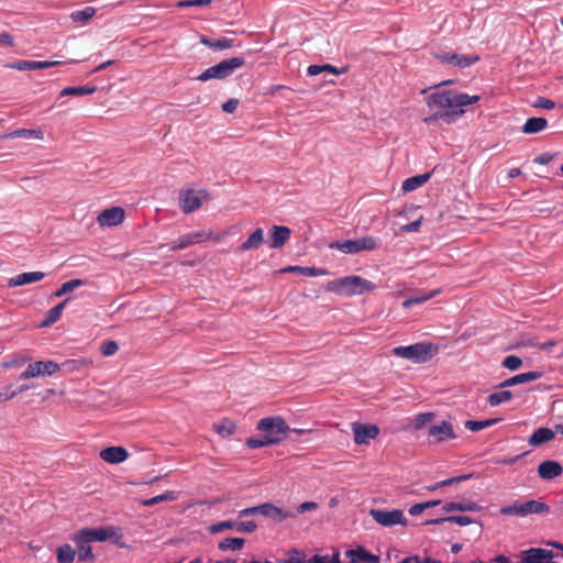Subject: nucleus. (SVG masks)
Masks as SVG:
<instances>
[{"mask_svg":"<svg viewBox=\"0 0 563 563\" xmlns=\"http://www.w3.org/2000/svg\"><path fill=\"white\" fill-rule=\"evenodd\" d=\"M481 100L478 95H467L455 90L435 91L427 98V106L439 109L438 112L424 119L426 123L444 120L448 123L455 121L465 113V107Z\"/></svg>","mask_w":563,"mask_h":563,"instance_id":"nucleus-1","label":"nucleus"},{"mask_svg":"<svg viewBox=\"0 0 563 563\" xmlns=\"http://www.w3.org/2000/svg\"><path fill=\"white\" fill-rule=\"evenodd\" d=\"M329 289L343 296H353L372 291L375 285L361 276L353 275L330 282Z\"/></svg>","mask_w":563,"mask_h":563,"instance_id":"nucleus-2","label":"nucleus"},{"mask_svg":"<svg viewBox=\"0 0 563 563\" xmlns=\"http://www.w3.org/2000/svg\"><path fill=\"white\" fill-rule=\"evenodd\" d=\"M439 351L434 343L419 342L408 346H396L393 350L394 355L406 358L412 363H426L431 360Z\"/></svg>","mask_w":563,"mask_h":563,"instance_id":"nucleus-3","label":"nucleus"},{"mask_svg":"<svg viewBox=\"0 0 563 563\" xmlns=\"http://www.w3.org/2000/svg\"><path fill=\"white\" fill-rule=\"evenodd\" d=\"M244 64L245 58L242 56L227 58L207 68L197 77V79L200 81H208L210 79H225L230 77L238 68H241Z\"/></svg>","mask_w":563,"mask_h":563,"instance_id":"nucleus-4","label":"nucleus"},{"mask_svg":"<svg viewBox=\"0 0 563 563\" xmlns=\"http://www.w3.org/2000/svg\"><path fill=\"white\" fill-rule=\"evenodd\" d=\"M380 245V239L366 235L355 240L334 241L329 244L331 250H338L343 254H356L363 251H374Z\"/></svg>","mask_w":563,"mask_h":563,"instance_id":"nucleus-5","label":"nucleus"},{"mask_svg":"<svg viewBox=\"0 0 563 563\" xmlns=\"http://www.w3.org/2000/svg\"><path fill=\"white\" fill-rule=\"evenodd\" d=\"M549 511V506L545 503L538 500H527L525 503L515 501L509 506L500 508L499 512L504 516L526 517L529 515H539Z\"/></svg>","mask_w":563,"mask_h":563,"instance_id":"nucleus-6","label":"nucleus"},{"mask_svg":"<svg viewBox=\"0 0 563 563\" xmlns=\"http://www.w3.org/2000/svg\"><path fill=\"white\" fill-rule=\"evenodd\" d=\"M257 429L263 432L267 439H276L275 444L280 443L285 438L289 427L282 417H267L260 420Z\"/></svg>","mask_w":563,"mask_h":563,"instance_id":"nucleus-7","label":"nucleus"},{"mask_svg":"<svg viewBox=\"0 0 563 563\" xmlns=\"http://www.w3.org/2000/svg\"><path fill=\"white\" fill-rule=\"evenodd\" d=\"M210 196L206 190L186 189L179 192V207L184 213L188 214L200 208L203 201L209 200Z\"/></svg>","mask_w":563,"mask_h":563,"instance_id":"nucleus-8","label":"nucleus"},{"mask_svg":"<svg viewBox=\"0 0 563 563\" xmlns=\"http://www.w3.org/2000/svg\"><path fill=\"white\" fill-rule=\"evenodd\" d=\"M371 517L383 527H393L396 525L407 526L408 520L405 518L402 510L393 509H371Z\"/></svg>","mask_w":563,"mask_h":563,"instance_id":"nucleus-9","label":"nucleus"},{"mask_svg":"<svg viewBox=\"0 0 563 563\" xmlns=\"http://www.w3.org/2000/svg\"><path fill=\"white\" fill-rule=\"evenodd\" d=\"M59 369V365L54 361H37L29 364L22 372L19 379H30L37 376H52Z\"/></svg>","mask_w":563,"mask_h":563,"instance_id":"nucleus-10","label":"nucleus"},{"mask_svg":"<svg viewBox=\"0 0 563 563\" xmlns=\"http://www.w3.org/2000/svg\"><path fill=\"white\" fill-rule=\"evenodd\" d=\"M455 438L456 434L452 423L445 420H442L440 423L432 424L428 430V440L433 444L442 443Z\"/></svg>","mask_w":563,"mask_h":563,"instance_id":"nucleus-11","label":"nucleus"},{"mask_svg":"<svg viewBox=\"0 0 563 563\" xmlns=\"http://www.w3.org/2000/svg\"><path fill=\"white\" fill-rule=\"evenodd\" d=\"M71 540L76 544L79 561H93L95 560V555L92 553V549L90 545L91 541L86 531H84L82 529L79 530L71 537Z\"/></svg>","mask_w":563,"mask_h":563,"instance_id":"nucleus-12","label":"nucleus"},{"mask_svg":"<svg viewBox=\"0 0 563 563\" xmlns=\"http://www.w3.org/2000/svg\"><path fill=\"white\" fill-rule=\"evenodd\" d=\"M352 431L356 444H367L379 434V428L369 423L355 422L352 424Z\"/></svg>","mask_w":563,"mask_h":563,"instance_id":"nucleus-13","label":"nucleus"},{"mask_svg":"<svg viewBox=\"0 0 563 563\" xmlns=\"http://www.w3.org/2000/svg\"><path fill=\"white\" fill-rule=\"evenodd\" d=\"M437 58L441 63L457 66L460 68H466L479 60L478 55H459L456 53H442L437 55Z\"/></svg>","mask_w":563,"mask_h":563,"instance_id":"nucleus-14","label":"nucleus"},{"mask_svg":"<svg viewBox=\"0 0 563 563\" xmlns=\"http://www.w3.org/2000/svg\"><path fill=\"white\" fill-rule=\"evenodd\" d=\"M260 515L269 518L275 522H283L287 518H294L296 516L292 511L279 508L272 503L261 504Z\"/></svg>","mask_w":563,"mask_h":563,"instance_id":"nucleus-15","label":"nucleus"},{"mask_svg":"<svg viewBox=\"0 0 563 563\" xmlns=\"http://www.w3.org/2000/svg\"><path fill=\"white\" fill-rule=\"evenodd\" d=\"M125 217L121 207H111L103 210L97 218L101 227H115L123 222Z\"/></svg>","mask_w":563,"mask_h":563,"instance_id":"nucleus-16","label":"nucleus"},{"mask_svg":"<svg viewBox=\"0 0 563 563\" xmlns=\"http://www.w3.org/2000/svg\"><path fill=\"white\" fill-rule=\"evenodd\" d=\"M62 62L59 60H44V62H37V60H16L11 64H8L9 68L16 69V70H38V69H45L53 66L60 65Z\"/></svg>","mask_w":563,"mask_h":563,"instance_id":"nucleus-17","label":"nucleus"},{"mask_svg":"<svg viewBox=\"0 0 563 563\" xmlns=\"http://www.w3.org/2000/svg\"><path fill=\"white\" fill-rule=\"evenodd\" d=\"M563 474V466L558 461L547 460L539 464L538 475L544 481H551Z\"/></svg>","mask_w":563,"mask_h":563,"instance_id":"nucleus-18","label":"nucleus"},{"mask_svg":"<svg viewBox=\"0 0 563 563\" xmlns=\"http://www.w3.org/2000/svg\"><path fill=\"white\" fill-rule=\"evenodd\" d=\"M100 457L107 463L119 464L129 457V453L123 446H109L100 451Z\"/></svg>","mask_w":563,"mask_h":563,"instance_id":"nucleus-19","label":"nucleus"},{"mask_svg":"<svg viewBox=\"0 0 563 563\" xmlns=\"http://www.w3.org/2000/svg\"><path fill=\"white\" fill-rule=\"evenodd\" d=\"M290 234L291 231L288 227L273 225L272 232L269 234V247H282L290 239Z\"/></svg>","mask_w":563,"mask_h":563,"instance_id":"nucleus-20","label":"nucleus"},{"mask_svg":"<svg viewBox=\"0 0 563 563\" xmlns=\"http://www.w3.org/2000/svg\"><path fill=\"white\" fill-rule=\"evenodd\" d=\"M543 376V373L542 372H539V371H531V372H527V373H520V374H517L510 378H507L505 379L504 382H501L498 387L499 388H506V387H511V386H515V385H520V384H525V383H529V382H532V380H537L539 378H541Z\"/></svg>","mask_w":563,"mask_h":563,"instance_id":"nucleus-21","label":"nucleus"},{"mask_svg":"<svg viewBox=\"0 0 563 563\" xmlns=\"http://www.w3.org/2000/svg\"><path fill=\"white\" fill-rule=\"evenodd\" d=\"M350 563H379V558L372 554L366 549L358 547L346 551Z\"/></svg>","mask_w":563,"mask_h":563,"instance_id":"nucleus-22","label":"nucleus"},{"mask_svg":"<svg viewBox=\"0 0 563 563\" xmlns=\"http://www.w3.org/2000/svg\"><path fill=\"white\" fill-rule=\"evenodd\" d=\"M44 277H45V274L42 272L21 273L14 277H11L8 280V287L13 288V287H19V286L36 283V282L42 280Z\"/></svg>","mask_w":563,"mask_h":563,"instance_id":"nucleus-23","label":"nucleus"},{"mask_svg":"<svg viewBox=\"0 0 563 563\" xmlns=\"http://www.w3.org/2000/svg\"><path fill=\"white\" fill-rule=\"evenodd\" d=\"M555 437V431L545 427L538 428L528 439L531 446H539L543 443L550 442Z\"/></svg>","mask_w":563,"mask_h":563,"instance_id":"nucleus-24","label":"nucleus"},{"mask_svg":"<svg viewBox=\"0 0 563 563\" xmlns=\"http://www.w3.org/2000/svg\"><path fill=\"white\" fill-rule=\"evenodd\" d=\"M88 533L90 541L103 542L109 538L113 537L117 533V528L109 527H100L96 529H82Z\"/></svg>","mask_w":563,"mask_h":563,"instance_id":"nucleus-25","label":"nucleus"},{"mask_svg":"<svg viewBox=\"0 0 563 563\" xmlns=\"http://www.w3.org/2000/svg\"><path fill=\"white\" fill-rule=\"evenodd\" d=\"M431 177L430 173H424L409 177L402 181L401 189L404 192H411L423 186Z\"/></svg>","mask_w":563,"mask_h":563,"instance_id":"nucleus-26","label":"nucleus"},{"mask_svg":"<svg viewBox=\"0 0 563 563\" xmlns=\"http://www.w3.org/2000/svg\"><path fill=\"white\" fill-rule=\"evenodd\" d=\"M283 273H298L308 277L324 276L328 274L327 269L320 267H308V266H287L282 269Z\"/></svg>","mask_w":563,"mask_h":563,"instance_id":"nucleus-27","label":"nucleus"},{"mask_svg":"<svg viewBox=\"0 0 563 563\" xmlns=\"http://www.w3.org/2000/svg\"><path fill=\"white\" fill-rule=\"evenodd\" d=\"M482 507L475 501H450L443 506L445 512L479 511Z\"/></svg>","mask_w":563,"mask_h":563,"instance_id":"nucleus-28","label":"nucleus"},{"mask_svg":"<svg viewBox=\"0 0 563 563\" xmlns=\"http://www.w3.org/2000/svg\"><path fill=\"white\" fill-rule=\"evenodd\" d=\"M200 43L213 51H224L233 47L234 41L228 37H221L218 40H211L207 36H201Z\"/></svg>","mask_w":563,"mask_h":563,"instance_id":"nucleus-29","label":"nucleus"},{"mask_svg":"<svg viewBox=\"0 0 563 563\" xmlns=\"http://www.w3.org/2000/svg\"><path fill=\"white\" fill-rule=\"evenodd\" d=\"M69 300H70V298L68 297V298L64 299L62 302L52 307L46 312L45 319L42 321V327H49V325L54 324L57 320H59L62 312Z\"/></svg>","mask_w":563,"mask_h":563,"instance_id":"nucleus-30","label":"nucleus"},{"mask_svg":"<svg viewBox=\"0 0 563 563\" xmlns=\"http://www.w3.org/2000/svg\"><path fill=\"white\" fill-rule=\"evenodd\" d=\"M264 241V231L263 229H256L241 245V251H250L255 250L261 246Z\"/></svg>","mask_w":563,"mask_h":563,"instance_id":"nucleus-31","label":"nucleus"},{"mask_svg":"<svg viewBox=\"0 0 563 563\" xmlns=\"http://www.w3.org/2000/svg\"><path fill=\"white\" fill-rule=\"evenodd\" d=\"M548 125V121L544 118H529L522 126V132L526 134H534L543 131Z\"/></svg>","mask_w":563,"mask_h":563,"instance_id":"nucleus-32","label":"nucleus"},{"mask_svg":"<svg viewBox=\"0 0 563 563\" xmlns=\"http://www.w3.org/2000/svg\"><path fill=\"white\" fill-rule=\"evenodd\" d=\"M96 91H97V86H95V85L65 87L60 91L59 96L60 97H65V96L78 97V96H85V95H92Z\"/></svg>","mask_w":563,"mask_h":563,"instance_id":"nucleus-33","label":"nucleus"},{"mask_svg":"<svg viewBox=\"0 0 563 563\" xmlns=\"http://www.w3.org/2000/svg\"><path fill=\"white\" fill-rule=\"evenodd\" d=\"M177 498H178V493H176L174 490H166L163 494H159L152 498L143 499L140 503H141V505H143L145 507H151V506H154V505H156L158 503H163V501H174Z\"/></svg>","mask_w":563,"mask_h":563,"instance_id":"nucleus-34","label":"nucleus"},{"mask_svg":"<svg viewBox=\"0 0 563 563\" xmlns=\"http://www.w3.org/2000/svg\"><path fill=\"white\" fill-rule=\"evenodd\" d=\"M76 551L68 543L59 545L56 550V559L58 563H73Z\"/></svg>","mask_w":563,"mask_h":563,"instance_id":"nucleus-35","label":"nucleus"},{"mask_svg":"<svg viewBox=\"0 0 563 563\" xmlns=\"http://www.w3.org/2000/svg\"><path fill=\"white\" fill-rule=\"evenodd\" d=\"M96 14V9L92 7H86L82 10L73 11L69 18L75 23L86 24Z\"/></svg>","mask_w":563,"mask_h":563,"instance_id":"nucleus-36","label":"nucleus"},{"mask_svg":"<svg viewBox=\"0 0 563 563\" xmlns=\"http://www.w3.org/2000/svg\"><path fill=\"white\" fill-rule=\"evenodd\" d=\"M501 419L500 418H492L486 420H467L465 421L464 426L467 430H471L473 432H478L485 428L492 427L496 423H498Z\"/></svg>","mask_w":563,"mask_h":563,"instance_id":"nucleus-37","label":"nucleus"},{"mask_svg":"<svg viewBox=\"0 0 563 563\" xmlns=\"http://www.w3.org/2000/svg\"><path fill=\"white\" fill-rule=\"evenodd\" d=\"M245 540L243 538H225L218 543L221 551H238L243 548Z\"/></svg>","mask_w":563,"mask_h":563,"instance_id":"nucleus-38","label":"nucleus"},{"mask_svg":"<svg viewBox=\"0 0 563 563\" xmlns=\"http://www.w3.org/2000/svg\"><path fill=\"white\" fill-rule=\"evenodd\" d=\"M86 284L85 279L75 278L64 283L55 292L54 297H63L64 295L74 291L76 288Z\"/></svg>","mask_w":563,"mask_h":563,"instance_id":"nucleus-39","label":"nucleus"},{"mask_svg":"<svg viewBox=\"0 0 563 563\" xmlns=\"http://www.w3.org/2000/svg\"><path fill=\"white\" fill-rule=\"evenodd\" d=\"M512 399V393L510 390H499L490 394L487 398V402L492 407L499 406Z\"/></svg>","mask_w":563,"mask_h":563,"instance_id":"nucleus-40","label":"nucleus"},{"mask_svg":"<svg viewBox=\"0 0 563 563\" xmlns=\"http://www.w3.org/2000/svg\"><path fill=\"white\" fill-rule=\"evenodd\" d=\"M276 439H267L266 435L262 432L260 437H251L246 440V445L250 449H258L263 446L274 445Z\"/></svg>","mask_w":563,"mask_h":563,"instance_id":"nucleus-41","label":"nucleus"},{"mask_svg":"<svg viewBox=\"0 0 563 563\" xmlns=\"http://www.w3.org/2000/svg\"><path fill=\"white\" fill-rule=\"evenodd\" d=\"M195 244L196 243H195V241L192 239V235L190 233H187L185 235L179 236L177 240H175L170 244L169 249L172 251H179V250H185V249H187V247H189L191 245H195Z\"/></svg>","mask_w":563,"mask_h":563,"instance_id":"nucleus-42","label":"nucleus"},{"mask_svg":"<svg viewBox=\"0 0 563 563\" xmlns=\"http://www.w3.org/2000/svg\"><path fill=\"white\" fill-rule=\"evenodd\" d=\"M9 136L12 137V139H15V137H24V139L35 137V139L42 140L43 139V133L41 131H38V130L18 129V130H14L13 132H11L9 134Z\"/></svg>","mask_w":563,"mask_h":563,"instance_id":"nucleus-43","label":"nucleus"},{"mask_svg":"<svg viewBox=\"0 0 563 563\" xmlns=\"http://www.w3.org/2000/svg\"><path fill=\"white\" fill-rule=\"evenodd\" d=\"M306 554L301 550L292 549L288 551L287 558L278 560V563H305Z\"/></svg>","mask_w":563,"mask_h":563,"instance_id":"nucleus-44","label":"nucleus"},{"mask_svg":"<svg viewBox=\"0 0 563 563\" xmlns=\"http://www.w3.org/2000/svg\"><path fill=\"white\" fill-rule=\"evenodd\" d=\"M434 417L435 415L433 412L419 413L413 418L412 426L415 429L420 430L431 422Z\"/></svg>","mask_w":563,"mask_h":563,"instance_id":"nucleus-45","label":"nucleus"},{"mask_svg":"<svg viewBox=\"0 0 563 563\" xmlns=\"http://www.w3.org/2000/svg\"><path fill=\"white\" fill-rule=\"evenodd\" d=\"M521 563H551V562H541L539 553H537V548H531L525 550L520 553Z\"/></svg>","mask_w":563,"mask_h":563,"instance_id":"nucleus-46","label":"nucleus"},{"mask_svg":"<svg viewBox=\"0 0 563 563\" xmlns=\"http://www.w3.org/2000/svg\"><path fill=\"white\" fill-rule=\"evenodd\" d=\"M236 527V521L234 520H224L217 523L211 525L208 530L210 533H220L224 530H230Z\"/></svg>","mask_w":563,"mask_h":563,"instance_id":"nucleus-47","label":"nucleus"},{"mask_svg":"<svg viewBox=\"0 0 563 563\" xmlns=\"http://www.w3.org/2000/svg\"><path fill=\"white\" fill-rule=\"evenodd\" d=\"M438 292H439V290H434V291H430V292H427V294H422L421 296L411 297V298L407 299L404 302V306L405 307H410L412 305L422 303V302L431 299L432 297H434V295L438 294Z\"/></svg>","mask_w":563,"mask_h":563,"instance_id":"nucleus-48","label":"nucleus"},{"mask_svg":"<svg viewBox=\"0 0 563 563\" xmlns=\"http://www.w3.org/2000/svg\"><path fill=\"white\" fill-rule=\"evenodd\" d=\"M522 364V360L517 355H508L504 358L501 365L509 369V371H516L518 369Z\"/></svg>","mask_w":563,"mask_h":563,"instance_id":"nucleus-49","label":"nucleus"},{"mask_svg":"<svg viewBox=\"0 0 563 563\" xmlns=\"http://www.w3.org/2000/svg\"><path fill=\"white\" fill-rule=\"evenodd\" d=\"M257 525L254 521H236V531L241 533H252L256 530Z\"/></svg>","mask_w":563,"mask_h":563,"instance_id":"nucleus-50","label":"nucleus"},{"mask_svg":"<svg viewBox=\"0 0 563 563\" xmlns=\"http://www.w3.org/2000/svg\"><path fill=\"white\" fill-rule=\"evenodd\" d=\"M119 345L115 341H106L102 343L100 351L104 356H111L117 353Z\"/></svg>","mask_w":563,"mask_h":563,"instance_id":"nucleus-51","label":"nucleus"},{"mask_svg":"<svg viewBox=\"0 0 563 563\" xmlns=\"http://www.w3.org/2000/svg\"><path fill=\"white\" fill-rule=\"evenodd\" d=\"M235 431V424L231 421H225L217 426V432L222 437L231 435Z\"/></svg>","mask_w":563,"mask_h":563,"instance_id":"nucleus-52","label":"nucleus"},{"mask_svg":"<svg viewBox=\"0 0 563 563\" xmlns=\"http://www.w3.org/2000/svg\"><path fill=\"white\" fill-rule=\"evenodd\" d=\"M533 107L545 109V110H551V109L555 108V102L545 97H538L536 99V101L533 102Z\"/></svg>","mask_w":563,"mask_h":563,"instance_id":"nucleus-53","label":"nucleus"},{"mask_svg":"<svg viewBox=\"0 0 563 563\" xmlns=\"http://www.w3.org/2000/svg\"><path fill=\"white\" fill-rule=\"evenodd\" d=\"M212 0H181L177 3L179 8H189V7H205L211 3Z\"/></svg>","mask_w":563,"mask_h":563,"instance_id":"nucleus-54","label":"nucleus"},{"mask_svg":"<svg viewBox=\"0 0 563 563\" xmlns=\"http://www.w3.org/2000/svg\"><path fill=\"white\" fill-rule=\"evenodd\" d=\"M449 522L456 523L459 526H468L473 522L472 518L468 516L460 515V516H449Z\"/></svg>","mask_w":563,"mask_h":563,"instance_id":"nucleus-55","label":"nucleus"},{"mask_svg":"<svg viewBox=\"0 0 563 563\" xmlns=\"http://www.w3.org/2000/svg\"><path fill=\"white\" fill-rule=\"evenodd\" d=\"M472 475L468 474V475H460V476H455V477H450V478H446L444 481H440V485H442V487H445V486H450V485H453V484H456V483H461V482H464L468 478H471Z\"/></svg>","mask_w":563,"mask_h":563,"instance_id":"nucleus-56","label":"nucleus"},{"mask_svg":"<svg viewBox=\"0 0 563 563\" xmlns=\"http://www.w3.org/2000/svg\"><path fill=\"white\" fill-rule=\"evenodd\" d=\"M190 234L192 235V239L196 244L201 243L202 241H206L211 236V232L206 230L190 232Z\"/></svg>","mask_w":563,"mask_h":563,"instance_id":"nucleus-57","label":"nucleus"},{"mask_svg":"<svg viewBox=\"0 0 563 563\" xmlns=\"http://www.w3.org/2000/svg\"><path fill=\"white\" fill-rule=\"evenodd\" d=\"M239 106L238 99H229L222 104V110L227 113H233Z\"/></svg>","mask_w":563,"mask_h":563,"instance_id":"nucleus-58","label":"nucleus"},{"mask_svg":"<svg viewBox=\"0 0 563 563\" xmlns=\"http://www.w3.org/2000/svg\"><path fill=\"white\" fill-rule=\"evenodd\" d=\"M318 505L314 501H305L297 507V514H303L306 511L317 509Z\"/></svg>","mask_w":563,"mask_h":563,"instance_id":"nucleus-59","label":"nucleus"},{"mask_svg":"<svg viewBox=\"0 0 563 563\" xmlns=\"http://www.w3.org/2000/svg\"><path fill=\"white\" fill-rule=\"evenodd\" d=\"M553 159V155L550 153H542L533 158V162L539 165H547Z\"/></svg>","mask_w":563,"mask_h":563,"instance_id":"nucleus-60","label":"nucleus"},{"mask_svg":"<svg viewBox=\"0 0 563 563\" xmlns=\"http://www.w3.org/2000/svg\"><path fill=\"white\" fill-rule=\"evenodd\" d=\"M15 397L14 389H11L10 386H7L0 390V400L5 401Z\"/></svg>","mask_w":563,"mask_h":563,"instance_id":"nucleus-61","label":"nucleus"},{"mask_svg":"<svg viewBox=\"0 0 563 563\" xmlns=\"http://www.w3.org/2000/svg\"><path fill=\"white\" fill-rule=\"evenodd\" d=\"M254 515H260V505L254 507H247L239 511L240 517H249Z\"/></svg>","mask_w":563,"mask_h":563,"instance_id":"nucleus-62","label":"nucleus"},{"mask_svg":"<svg viewBox=\"0 0 563 563\" xmlns=\"http://www.w3.org/2000/svg\"><path fill=\"white\" fill-rule=\"evenodd\" d=\"M537 553H539L541 562H550L554 558L553 552L547 549L537 548Z\"/></svg>","mask_w":563,"mask_h":563,"instance_id":"nucleus-63","label":"nucleus"},{"mask_svg":"<svg viewBox=\"0 0 563 563\" xmlns=\"http://www.w3.org/2000/svg\"><path fill=\"white\" fill-rule=\"evenodd\" d=\"M421 225V219L412 221L408 224L402 225V231L405 232H417Z\"/></svg>","mask_w":563,"mask_h":563,"instance_id":"nucleus-64","label":"nucleus"}]
</instances>
